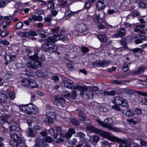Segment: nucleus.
Wrapping results in <instances>:
<instances>
[{
  "instance_id": "obj_38",
  "label": "nucleus",
  "mask_w": 147,
  "mask_h": 147,
  "mask_svg": "<svg viewBox=\"0 0 147 147\" xmlns=\"http://www.w3.org/2000/svg\"><path fill=\"white\" fill-rule=\"evenodd\" d=\"M28 132L27 133L28 136L31 137H34V134L33 131V129L32 128L29 127L28 129Z\"/></svg>"
},
{
  "instance_id": "obj_60",
  "label": "nucleus",
  "mask_w": 147,
  "mask_h": 147,
  "mask_svg": "<svg viewBox=\"0 0 147 147\" xmlns=\"http://www.w3.org/2000/svg\"><path fill=\"white\" fill-rule=\"evenodd\" d=\"M139 6L142 8H146V5L143 2H140L139 3Z\"/></svg>"
},
{
  "instance_id": "obj_6",
  "label": "nucleus",
  "mask_w": 147,
  "mask_h": 147,
  "mask_svg": "<svg viewBox=\"0 0 147 147\" xmlns=\"http://www.w3.org/2000/svg\"><path fill=\"white\" fill-rule=\"evenodd\" d=\"M53 45L49 44V43H45L42 46V49L43 51L47 52H52L56 53L59 55L60 54L59 52L57 50L55 49V48L52 47Z\"/></svg>"
},
{
  "instance_id": "obj_23",
  "label": "nucleus",
  "mask_w": 147,
  "mask_h": 147,
  "mask_svg": "<svg viewBox=\"0 0 147 147\" xmlns=\"http://www.w3.org/2000/svg\"><path fill=\"white\" fill-rule=\"evenodd\" d=\"M64 84L65 86L68 88L72 89L74 87L73 82L70 80H67L64 81Z\"/></svg>"
},
{
  "instance_id": "obj_58",
  "label": "nucleus",
  "mask_w": 147,
  "mask_h": 147,
  "mask_svg": "<svg viewBox=\"0 0 147 147\" xmlns=\"http://www.w3.org/2000/svg\"><path fill=\"white\" fill-rule=\"evenodd\" d=\"M133 51L134 53H138L140 52L141 53H142V51L141 49L140 48H136L133 49Z\"/></svg>"
},
{
  "instance_id": "obj_47",
  "label": "nucleus",
  "mask_w": 147,
  "mask_h": 147,
  "mask_svg": "<svg viewBox=\"0 0 147 147\" xmlns=\"http://www.w3.org/2000/svg\"><path fill=\"white\" fill-rule=\"evenodd\" d=\"M115 105H113L112 106V108L113 109H115L118 111H121V109L119 107V106L116 104H114ZM121 107V106H120Z\"/></svg>"
},
{
  "instance_id": "obj_59",
  "label": "nucleus",
  "mask_w": 147,
  "mask_h": 147,
  "mask_svg": "<svg viewBox=\"0 0 147 147\" xmlns=\"http://www.w3.org/2000/svg\"><path fill=\"white\" fill-rule=\"evenodd\" d=\"M51 15L54 16H56L58 13V11L56 10H53L51 11Z\"/></svg>"
},
{
  "instance_id": "obj_61",
  "label": "nucleus",
  "mask_w": 147,
  "mask_h": 147,
  "mask_svg": "<svg viewBox=\"0 0 147 147\" xmlns=\"http://www.w3.org/2000/svg\"><path fill=\"white\" fill-rule=\"evenodd\" d=\"M102 146H105L108 145L109 142L107 141L104 140L101 142Z\"/></svg>"
},
{
  "instance_id": "obj_16",
  "label": "nucleus",
  "mask_w": 147,
  "mask_h": 147,
  "mask_svg": "<svg viewBox=\"0 0 147 147\" xmlns=\"http://www.w3.org/2000/svg\"><path fill=\"white\" fill-rule=\"evenodd\" d=\"M42 62L38 60L33 61V62H29L28 65V67L33 69H36L42 66Z\"/></svg>"
},
{
  "instance_id": "obj_46",
  "label": "nucleus",
  "mask_w": 147,
  "mask_h": 147,
  "mask_svg": "<svg viewBox=\"0 0 147 147\" xmlns=\"http://www.w3.org/2000/svg\"><path fill=\"white\" fill-rule=\"evenodd\" d=\"M81 49L82 51L84 53H86L89 51V49L87 47L85 46H82Z\"/></svg>"
},
{
  "instance_id": "obj_14",
  "label": "nucleus",
  "mask_w": 147,
  "mask_h": 147,
  "mask_svg": "<svg viewBox=\"0 0 147 147\" xmlns=\"http://www.w3.org/2000/svg\"><path fill=\"white\" fill-rule=\"evenodd\" d=\"M54 103L57 106H60L63 107L65 106V100L63 96H57L55 98Z\"/></svg>"
},
{
  "instance_id": "obj_44",
  "label": "nucleus",
  "mask_w": 147,
  "mask_h": 147,
  "mask_svg": "<svg viewBox=\"0 0 147 147\" xmlns=\"http://www.w3.org/2000/svg\"><path fill=\"white\" fill-rule=\"evenodd\" d=\"M140 16V14L138 11H133L131 14V16L133 17H137L139 16Z\"/></svg>"
},
{
  "instance_id": "obj_19",
  "label": "nucleus",
  "mask_w": 147,
  "mask_h": 147,
  "mask_svg": "<svg viewBox=\"0 0 147 147\" xmlns=\"http://www.w3.org/2000/svg\"><path fill=\"white\" fill-rule=\"evenodd\" d=\"M145 25L144 24H139L136 25L134 31L135 32H139L144 34H145V32L144 30V28Z\"/></svg>"
},
{
  "instance_id": "obj_63",
  "label": "nucleus",
  "mask_w": 147,
  "mask_h": 147,
  "mask_svg": "<svg viewBox=\"0 0 147 147\" xmlns=\"http://www.w3.org/2000/svg\"><path fill=\"white\" fill-rule=\"evenodd\" d=\"M137 39H136L135 40V43L136 44H138L142 42V41L140 38H137Z\"/></svg>"
},
{
  "instance_id": "obj_5",
  "label": "nucleus",
  "mask_w": 147,
  "mask_h": 147,
  "mask_svg": "<svg viewBox=\"0 0 147 147\" xmlns=\"http://www.w3.org/2000/svg\"><path fill=\"white\" fill-rule=\"evenodd\" d=\"M36 140V144L34 147H47L49 145L46 142L51 143L55 141L50 137L47 136L45 138V141L39 138H37Z\"/></svg>"
},
{
  "instance_id": "obj_13",
  "label": "nucleus",
  "mask_w": 147,
  "mask_h": 147,
  "mask_svg": "<svg viewBox=\"0 0 147 147\" xmlns=\"http://www.w3.org/2000/svg\"><path fill=\"white\" fill-rule=\"evenodd\" d=\"M28 109L26 113V114L34 115L37 114L38 112V109L34 105H32V103L28 104Z\"/></svg>"
},
{
  "instance_id": "obj_40",
  "label": "nucleus",
  "mask_w": 147,
  "mask_h": 147,
  "mask_svg": "<svg viewBox=\"0 0 147 147\" xmlns=\"http://www.w3.org/2000/svg\"><path fill=\"white\" fill-rule=\"evenodd\" d=\"M16 126L13 125L12 124L9 123L8 129L11 131H15L16 130Z\"/></svg>"
},
{
  "instance_id": "obj_24",
  "label": "nucleus",
  "mask_w": 147,
  "mask_h": 147,
  "mask_svg": "<svg viewBox=\"0 0 147 147\" xmlns=\"http://www.w3.org/2000/svg\"><path fill=\"white\" fill-rule=\"evenodd\" d=\"M37 74L38 76L41 78H45L48 76L47 72L41 70L37 71Z\"/></svg>"
},
{
  "instance_id": "obj_3",
  "label": "nucleus",
  "mask_w": 147,
  "mask_h": 147,
  "mask_svg": "<svg viewBox=\"0 0 147 147\" xmlns=\"http://www.w3.org/2000/svg\"><path fill=\"white\" fill-rule=\"evenodd\" d=\"M76 89L80 91V95L83 96L85 94L88 98L91 99L93 97L94 93L92 91L89 90L86 86H82L80 85H77L76 86Z\"/></svg>"
},
{
  "instance_id": "obj_4",
  "label": "nucleus",
  "mask_w": 147,
  "mask_h": 147,
  "mask_svg": "<svg viewBox=\"0 0 147 147\" xmlns=\"http://www.w3.org/2000/svg\"><path fill=\"white\" fill-rule=\"evenodd\" d=\"M55 131L53 128H51L49 130V134L50 135L53 136L54 138L57 140L55 141L56 143H59L60 142H63V140L61 138L62 134L61 128L56 127Z\"/></svg>"
},
{
  "instance_id": "obj_21",
  "label": "nucleus",
  "mask_w": 147,
  "mask_h": 147,
  "mask_svg": "<svg viewBox=\"0 0 147 147\" xmlns=\"http://www.w3.org/2000/svg\"><path fill=\"white\" fill-rule=\"evenodd\" d=\"M106 24L105 26L103 25L102 24H100L98 25V27L99 30H105L104 31V32H103V33L106 34L107 33V30L109 29V28H111L112 26L111 25H108L107 26H106V24Z\"/></svg>"
},
{
  "instance_id": "obj_28",
  "label": "nucleus",
  "mask_w": 147,
  "mask_h": 147,
  "mask_svg": "<svg viewBox=\"0 0 147 147\" xmlns=\"http://www.w3.org/2000/svg\"><path fill=\"white\" fill-rule=\"evenodd\" d=\"M130 64L131 63L129 62H125L123 63V65L122 67V69L123 71L125 72L127 71L129 69Z\"/></svg>"
},
{
  "instance_id": "obj_37",
  "label": "nucleus",
  "mask_w": 147,
  "mask_h": 147,
  "mask_svg": "<svg viewBox=\"0 0 147 147\" xmlns=\"http://www.w3.org/2000/svg\"><path fill=\"white\" fill-rule=\"evenodd\" d=\"M82 122L86 125H89L92 123L90 119L87 117H86Z\"/></svg>"
},
{
  "instance_id": "obj_22",
  "label": "nucleus",
  "mask_w": 147,
  "mask_h": 147,
  "mask_svg": "<svg viewBox=\"0 0 147 147\" xmlns=\"http://www.w3.org/2000/svg\"><path fill=\"white\" fill-rule=\"evenodd\" d=\"M145 70V68L144 67H140L138 69L137 71L131 72H130V73L129 74V75H136L140 74L143 73L144 72Z\"/></svg>"
},
{
  "instance_id": "obj_2",
  "label": "nucleus",
  "mask_w": 147,
  "mask_h": 147,
  "mask_svg": "<svg viewBox=\"0 0 147 147\" xmlns=\"http://www.w3.org/2000/svg\"><path fill=\"white\" fill-rule=\"evenodd\" d=\"M10 136L12 140L10 141L9 144L12 147H18L23 142L24 137H22L21 132H20L18 134L12 133L10 135Z\"/></svg>"
},
{
  "instance_id": "obj_57",
  "label": "nucleus",
  "mask_w": 147,
  "mask_h": 147,
  "mask_svg": "<svg viewBox=\"0 0 147 147\" xmlns=\"http://www.w3.org/2000/svg\"><path fill=\"white\" fill-rule=\"evenodd\" d=\"M29 32L30 36H36L38 35L36 32L34 31L30 30Z\"/></svg>"
},
{
  "instance_id": "obj_50",
  "label": "nucleus",
  "mask_w": 147,
  "mask_h": 147,
  "mask_svg": "<svg viewBox=\"0 0 147 147\" xmlns=\"http://www.w3.org/2000/svg\"><path fill=\"white\" fill-rule=\"evenodd\" d=\"M22 35V36L23 37H28L30 36V32H23L21 33Z\"/></svg>"
},
{
  "instance_id": "obj_31",
  "label": "nucleus",
  "mask_w": 147,
  "mask_h": 147,
  "mask_svg": "<svg viewBox=\"0 0 147 147\" xmlns=\"http://www.w3.org/2000/svg\"><path fill=\"white\" fill-rule=\"evenodd\" d=\"M90 3V1H89L85 2L83 9V10L86 9L87 10H88L90 9L91 7L92 6V5H91Z\"/></svg>"
},
{
  "instance_id": "obj_33",
  "label": "nucleus",
  "mask_w": 147,
  "mask_h": 147,
  "mask_svg": "<svg viewBox=\"0 0 147 147\" xmlns=\"http://www.w3.org/2000/svg\"><path fill=\"white\" fill-rule=\"evenodd\" d=\"M11 117V115L9 114L5 115H3L1 117L2 121L4 123H8V119Z\"/></svg>"
},
{
  "instance_id": "obj_48",
  "label": "nucleus",
  "mask_w": 147,
  "mask_h": 147,
  "mask_svg": "<svg viewBox=\"0 0 147 147\" xmlns=\"http://www.w3.org/2000/svg\"><path fill=\"white\" fill-rule=\"evenodd\" d=\"M140 102L143 105L147 106V98H143L140 100Z\"/></svg>"
},
{
  "instance_id": "obj_12",
  "label": "nucleus",
  "mask_w": 147,
  "mask_h": 147,
  "mask_svg": "<svg viewBox=\"0 0 147 147\" xmlns=\"http://www.w3.org/2000/svg\"><path fill=\"white\" fill-rule=\"evenodd\" d=\"M63 95L69 100H73L76 98L77 93L76 91H72L71 92L67 91H63L62 93Z\"/></svg>"
},
{
  "instance_id": "obj_15",
  "label": "nucleus",
  "mask_w": 147,
  "mask_h": 147,
  "mask_svg": "<svg viewBox=\"0 0 147 147\" xmlns=\"http://www.w3.org/2000/svg\"><path fill=\"white\" fill-rule=\"evenodd\" d=\"M57 36V35L54 34L53 36L48 37V38L46 39L47 43H49V44L53 45V46H52V47L55 48V49L57 50V46L55 45V42L58 40L56 39Z\"/></svg>"
},
{
  "instance_id": "obj_53",
  "label": "nucleus",
  "mask_w": 147,
  "mask_h": 147,
  "mask_svg": "<svg viewBox=\"0 0 147 147\" xmlns=\"http://www.w3.org/2000/svg\"><path fill=\"white\" fill-rule=\"evenodd\" d=\"M135 112L137 114L140 115L142 113V111L141 109L137 107L135 109Z\"/></svg>"
},
{
  "instance_id": "obj_30",
  "label": "nucleus",
  "mask_w": 147,
  "mask_h": 147,
  "mask_svg": "<svg viewBox=\"0 0 147 147\" xmlns=\"http://www.w3.org/2000/svg\"><path fill=\"white\" fill-rule=\"evenodd\" d=\"M135 115L134 111L130 109L127 110V111L125 113V115L128 117H131Z\"/></svg>"
},
{
  "instance_id": "obj_17",
  "label": "nucleus",
  "mask_w": 147,
  "mask_h": 147,
  "mask_svg": "<svg viewBox=\"0 0 147 147\" xmlns=\"http://www.w3.org/2000/svg\"><path fill=\"white\" fill-rule=\"evenodd\" d=\"M27 82L29 84V86L30 88H37L38 87V84L36 83V82L32 79H25L23 80L22 81V83H26Z\"/></svg>"
},
{
  "instance_id": "obj_41",
  "label": "nucleus",
  "mask_w": 147,
  "mask_h": 147,
  "mask_svg": "<svg viewBox=\"0 0 147 147\" xmlns=\"http://www.w3.org/2000/svg\"><path fill=\"white\" fill-rule=\"evenodd\" d=\"M42 31L40 30H36V32L39 34L40 36L42 38H45L46 37V35L45 34V32L44 31H43L44 33H42Z\"/></svg>"
},
{
  "instance_id": "obj_56",
  "label": "nucleus",
  "mask_w": 147,
  "mask_h": 147,
  "mask_svg": "<svg viewBox=\"0 0 147 147\" xmlns=\"http://www.w3.org/2000/svg\"><path fill=\"white\" fill-rule=\"evenodd\" d=\"M116 91L115 90H112L110 92H107V94L108 95L114 96L115 94Z\"/></svg>"
},
{
  "instance_id": "obj_54",
  "label": "nucleus",
  "mask_w": 147,
  "mask_h": 147,
  "mask_svg": "<svg viewBox=\"0 0 147 147\" xmlns=\"http://www.w3.org/2000/svg\"><path fill=\"white\" fill-rule=\"evenodd\" d=\"M77 134L78 136L80 138H83L85 137V134L82 132H78L77 133Z\"/></svg>"
},
{
  "instance_id": "obj_39",
  "label": "nucleus",
  "mask_w": 147,
  "mask_h": 147,
  "mask_svg": "<svg viewBox=\"0 0 147 147\" xmlns=\"http://www.w3.org/2000/svg\"><path fill=\"white\" fill-rule=\"evenodd\" d=\"M79 118L82 122L86 118L85 115L84 113L82 111H80L78 113Z\"/></svg>"
},
{
  "instance_id": "obj_9",
  "label": "nucleus",
  "mask_w": 147,
  "mask_h": 147,
  "mask_svg": "<svg viewBox=\"0 0 147 147\" xmlns=\"http://www.w3.org/2000/svg\"><path fill=\"white\" fill-rule=\"evenodd\" d=\"M112 102L114 104L118 105L121 106V107H125L128 106L127 101L123 98L119 96H117L115 97L114 100Z\"/></svg>"
},
{
  "instance_id": "obj_26",
  "label": "nucleus",
  "mask_w": 147,
  "mask_h": 147,
  "mask_svg": "<svg viewBox=\"0 0 147 147\" xmlns=\"http://www.w3.org/2000/svg\"><path fill=\"white\" fill-rule=\"evenodd\" d=\"M75 134V130L74 128H70L69 129L68 132L66 134V136L68 138H70L73 134Z\"/></svg>"
},
{
  "instance_id": "obj_34",
  "label": "nucleus",
  "mask_w": 147,
  "mask_h": 147,
  "mask_svg": "<svg viewBox=\"0 0 147 147\" xmlns=\"http://www.w3.org/2000/svg\"><path fill=\"white\" fill-rule=\"evenodd\" d=\"M28 106V104H27L26 105H22L19 106V108L22 111L24 112V113L26 114V113L27 112L26 111H27L26 110L28 109L27 106Z\"/></svg>"
},
{
  "instance_id": "obj_45",
  "label": "nucleus",
  "mask_w": 147,
  "mask_h": 147,
  "mask_svg": "<svg viewBox=\"0 0 147 147\" xmlns=\"http://www.w3.org/2000/svg\"><path fill=\"white\" fill-rule=\"evenodd\" d=\"M30 59L32 61V62H33L34 61L37 60H38V56L37 54H34V55L30 56Z\"/></svg>"
},
{
  "instance_id": "obj_36",
  "label": "nucleus",
  "mask_w": 147,
  "mask_h": 147,
  "mask_svg": "<svg viewBox=\"0 0 147 147\" xmlns=\"http://www.w3.org/2000/svg\"><path fill=\"white\" fill-rule=\"evenodd\" d=\"M76 13V12L72 11L70 10L66 11L65 13V15L66 17H68L70 15L71 16H74Z\"/></svg>"
},
{
  "instance_id": "obj_7",
  "label": "nucleus",
  "mask_w": 147,
  "mask_h": 147,
  "mask_svg": "<svg viewBox=\"0 0 147 147\" xmlns=\"http://www.w3.org/2000/svg\"><path fill=\"white\" fill-rule=\"evenodd\" d=\"M109 2L106 0H98L96 5V10L99 11L104 10L108 5Z\"/></svg>"
},
{
  "instance_id": "obj_8",
  "label": "nucleus",
  "mask_w": 147,
  "mask_h": 147,
  "mask_svg": "<svg viewBox=\"0 0 147 147\" xmlns=\"http://www.w3.org/2000/svg\"><path fill=\"white\" fill-rule=\"evenodd\" d=\"M47 117L44 119L46 123L51 124L53 123V120L56 118V114L53 112L48 111L46 112Z\"/></svg>"
},
{
  "instance_id": "obj_64",
  "label": "nucleus",
  "mask_w": 147,
  "mask_h": 147,
  "mask_svg": "<svg viewBox=\"0 0 147 147\" xmlns=\"http://www.w3.org/2000/svg\"><path fill=\"white\" fill-rule=\"evenodd\" d=\"M52 79L56 82H57L59 81V79L57 76H54L52 77Z\"/></svg>"
},
{
  "instance_id": "obj_27",
  "label": "nucleus",
  "mask_w": 147,
  "mask_h": 147,
  "mask_svg": "<svg viewBox=\"0 0 147 147\" xmlns=\"http://www.w3.org/2000/svg\"><path fill=\"white\" fill-rule=\"evenodd\" d=\"M95 19L98 21L100 23H102L105 25L107 23L105 20H103L102 18L100 17V15L98 14L95 16Z\"/></svg>"
},
{
  "instance_id": "obj_11",
  "label": "nucleus",
  "mask_w": 147,
  "mask_h": 147,
  "mask_svg": "<svg viewBox=\"0 0 147 147\" xmlns=\"http://www.w3.org/2000/svg\"><path fill=\"white\" fill-rule=\"evenodd\" d=\"M96 121L100 125L104 127L108 128L109 129L112 130L117 132H120L121 131V130L119 128L117 127H113L111 124H108V123H105L98 119H97Z\"/></svg>"
},
{
  "instance_id": "obj_35",
  "label": "nucleus",
  "mask_w": 147,
  "mask_h": 147,
  "mask_svg": "<svg viewBox=\"0 0 147 147\" xmlns=\"http://www.w3.org/2000/svg\"><path fill=\"white\" fill-rule=\"evenodd\" d=\"M70 121L75 126H78L80 124L79 121L75 118H71L70 119Z\"/></svg>"
},
{
  "instance_id": "obj_25",
  "label": "nucleus",
  "mask_w": 147,
  "mask_h": 147,
  "mask_svg": "<svg viewBox=\"0 0 147 147\" xmlns=\"http://www.w3.org/2000/svg\"><path fill=\"white\" fill-rule=\"evenodd\" d=\"M98 38L101 42L105 43L107 42L106 35V34H101L98 36Z\"/></svg>"
},
{
  "instance_id": "obj_52",
  "label": "nucleus",
  "mask_w": 147,
  "mask_h": 147,
  "mask_svg": "<svg viewBox=\"0 0 147 147\" xmlns=\"http://www.w3.org/2000/svg\"><path fill=\"white\" fill-rule=\"evenodd\" d=\"M136 38H140L142 40L146 39V37L145 36L142 34L137 35L136 36Z\"/></svg>"
},
{
  "instance_id": "obj_29",
  "label": "nucleus",
  "mask_w": 147,
  "mask_h": 147,
  "mask_svg": "<svg viewBox=\"0 0 147 147\" xmlns=\"http://www.w3.org/2000/svg\"><path fill=\"white\" fill-rule=\"evenodd\" d=\"M7 96L6 95L2 93H0V102L3 103L7 100Z\"/></svg>"
},
{
  "instance_id": "obj_62",
  "label": "nucleus",
  "mask_w": 147,
  "mask_h": 147,
  "mask_svg": "<svg viewBox=\"0 0 147 147\" xmlns=\"http://www.w3.org/2000/svg\"><path fill=\"white\" fill-rule=\"evenodd\" d=\"M4 140V138L0 136V147L3 146L4 144L3 142Z\"/></svg>"
},
{
  "instance_id": "obj_10",
  "label": "nucleus",
  "mask_w": 147,
  "mask_h": 147,
  "mask_svg": "<svg viewBox=\"0 0 147 147\" xmlns=\"http://www.w3.org/2000/svg\"><path fill=\"white\" fill-rule=\"evenodd\" d=\"M111 61H110L107 60H96L94 61L92 65L94 66H95L98 67H105L108 66L110 63Z\"/></svg>"
},
{
  "instance_id": "obj_1",
  "label": "nucleus",
  "mask_w": 147,
  "mask_h": 147,
  "mask_svg": "<svg viewBox=\"0 0 147 147\" xmlns=\"http://www.w3.org/2000/svg\"><path fill=\"white\" fill-rule=\"evenodd\" d=\"M88 129L92 132H94L97 134H100L102 137L107 139L109 140L117 143L119 144H125L126 141L122 139L116 137L115 136H111L110 133L103 131L92 126H90Z\"/></svg>"
},
{
  "instance_id": "obj_18",
  "label": "nucleus",
  "mask_w": 147,
  "mask_h": 147,
  "mask_svg": "<svg viewBox=\"0 0 147 147\" xmlns=\"http://www.w3.org/2000/svg\"><path fill=\"white\" fill-rule=\"evenodd\" d=\"M118 29L117 30L118 33L115 34L112 37L113 38H121L125 36L126 33V30L123 28H120L119 30Z\"/></svg>"
},
{
  "instance_id": "obj_49",
  "label": "nucleus",
  "mask_w": 147,
  "mask_h": 147,
  "mask_svg": "<svg viewBox=\"0 0 147 147\" xmlns=\"http://www.w3.org/2000/svg\"><path fill=\"white\" fill-rule=\"evenodd\" d=\"M137 93L141 96L147 97V92H143L140 91H137Z\"/></svg>"
},
{
  "instance_id": "obj_43",
  "label": "nucleus",
  "mask_w": 147,
  "mask_h": 147,
  "mask_svg": "<svg viewBox=\"0 0 147 147\" xmlns=\"http://www.w3.org/2000/svg\"><path fill=\"white\" fill-rule=\"evenodd\" d=\"M24 26V24L21 22H18L16 25L15 28L16 30H19L22 29Z\"/></svg>"
},
{
  "instance_id": "obj_51",
  "label": "nucleus",
  "mask_w": 147,
  "mask_h": 147,
  "mask_svg": "<svg viewBox=\"0 0 147 147\" xmlns=\"http://www.w3.org/2000/svg\"><path fill=\"white\" fill-rule=\"evenodd\" d=\"M0 44L2 43L3 45L5 46H6V45H8L10 44V42L6 40L1 41L0 40Z\"/></svg>"
},
{
  "instance_id": "obj_20",
  "label": "nucleus",
  "mask_w": 147,
  "mask_h": 147,
  "mask_svg": "<svg viewBox=\"0 0 147 147\" xmlns=\"http://www.w3.org/2000/svg\"><path fill=\"white\" fill-rule=\"evenodd\" d=\"M87 29L86 26L84 24L81 23L78 25L76 29V31L82 33L85 32Z\"/></svg>"
},
{
  "instance_id": "obj_42",
  "label": "nucleus",
  "mask_w": 147,
  "mask_h": 147,
  "mask_svg": "<svg viewBox=\"0 0 147 147\" xmlns=\"http://www.w3.org/2000/svg\"><path fill=\"white\" fill-rule=\"evenodd\" d=\"M92 137L93 142L95 143H97L100 139V137L96 135H93Z\"/></svg>"
},
{
  "instance_id": "obj_32",
  "label": "nucleus",
  "mask_w": 147,
  "mask_h": 147,
  "mask_svg": "<svg viewBox=\"0 0 147 147\" xmlns=\"http://www.w3.org/2000/svg\"><path fill=\"white\" fill-rule=\"evenodd\" d=\"M1 30V33H0V36L2 37H4L7 36L9 33V31L7 29L3 30Z\"/></svg>"
},
{
  "instance_id": "obj_55",
  "label": "nucleus",
  "mask_w": 147,
  "mask_h": 147,
  "mask_svg": "<svg viewBox=\"0 0 147 147\" xmlns=\"http://www.w3.org/2000/svg\"><path fill=\"white\" fill-rule=\"evenodd\" d=\"M121 45L123 46V47L125 49H127L128 48L127 44L125 42L122 41L121 42Z\"/></svg>"
}]
</instances>
